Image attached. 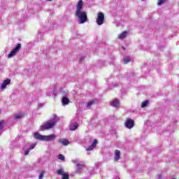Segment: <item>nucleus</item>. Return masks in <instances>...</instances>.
I'll use <instances>...</instances> for the list:
<instances>
[{
  "instance_id": "1",
  "label": "nucleus",
  "mask_w": 179,
  "mask_h": 179,
  "mask_svg": "<svg viewBox=\"0 0 179 179\" xmlns=\"http://www.w3.org/2000/svg\"><path fill=\"white\" fill-rule=\"evenodd\" d=\"M76 8V16L79 18L80 23H86L87 21V14L85 11H82V8H83V1L79 0Z\"/></svg>"
},
{
  "instance_id": "2",
  "label": "nucleus",
  "mask_w": 179,
  "mask_h": 179,
  "mask_svg": "<svg viewBox=\"0 0 179 179\" xmlns=\"http://www.w3.org/2000/svg\"><path fill=\"white\" fill-rule=\"evenodd\" d=\"M34 137L36 141H44L45 142H54L57 139V135L55 134L43 136L38 133H34Z\"/></svg>"
},
{
  "instance_id": "3",
  "label": "nucleus",
  "mask_w": 179,
  "mask_h": 179,
  "mask_svg": "<svg viewBox=\"0 0 179 179\" xmlns=\"http://www.w3.org/2000/svg\"><path fill=\"white\" fill-rule=\"evenodd\" d=\"M58 121H59V118L55 115L52 122H45L40 127V131H48V129H51Z\"/></svg>"
},
{
  "instance_id": "4",
  "label": "nucleus",
  "mask_w": 179,
  "mask_h": 179,
  "mask_svg": "<svg viewBox=\"0 0 179 179\" xmlns=\"http://www.w3.org/2000/svg\"><path fill=\"white\" fill-rule=\"evenodd\" d=\"M72 162L74 164H76V174H80L82 173V170H83V165L85 164V162H80L79 159H74Z\"/></svg>"
},
{
  "instance_id": "5",
  "label": "nucleus",
  "mask_w": 179,
  "mask_h": 179,
  "mask_svg": "<svg viewBox=\"0 0 179 179\" xmlns=\"http://www.w3.org/2000/svg\"><path fill=\"white\" fill-rule=\"evenodd\" d=\"M104 13L99 12L97 13V18L96 20V24H98V26H101V24H104Z\"/></svg>"
},
{
  "instance_id": "6",
  "label": "nucleus",
  "mask_w": 179,
  "mask_h": 179,
  "mask_svg": "<svg viewBox=\"0 0 179 179\" xmlns=\"http://www.w3.org/2000/svg\"><path fill=\"white\" fill-rule=\"evenodd\" d=\"M22 48V44L18 43L15 48L8 54V58H12V57H15L17 52H19L20 49Z\"/></svg>"
},
{
  "instance_id": "7",
  "label": "nucleus",
  "mask_w": 179,
  "mask_h": 179,
  "mask_svg": "<svg viewBox=\"0 0 179 179\" xmlns=\"http://www.w3.org/2000/svg\"><path fill=\"white\" fill-rule=\"evenodd\" d=\"M113 111H118L121 108V101L118 99H114L113 100Z\"/></svg>"
},
{
  "instance_id": "8",
  "label": "nucleus",
  "mask_w": 179,
  "mask_h": 179,
  "mask_svg": "<svg viewBox=\"0 0 179 179\" xmlns=\"http://www.w3.org/2000/svg\"><path fill=\"white\" fill-rule=\"evenodd\" d=\"M62 103L63 106H68L69 103H71V101H69V99L66 97L68 96V92L63 91L62 92Z\"/></svg>"
},
{
  "instance_id": "9",
  "label": "nucleus",
  "mask_w": 179,
  "mask_h": 179,
  "mask_svg": "<svg viewBox=\"0 0 179 179\" xmlns=\"http://www.w3.org/2000/svg\"><path fill=\"white\" fill-rule=\"evenodd\" d=\"M57 176H62V179H69V174L65 173L64 168H60L56 171Z\"/></svg>"
},
{
  "instance_id": "10",
  "label": "nucleus",
  "mask_w": 179,
  "mask_h": 179,
  "mask_svg": "<svg viewBox=\"0 0 179 179\" xmlns=\"http://www.w3.org/2000/svg\"><path fill=\"white\" fill-rule=\"evenodd\" d=\"M135 126V123L132 119L127 118L124 122V127L127 128V129H132Z\"/></svg>"
},
{
  "instance_id": "11",
  "label": "nucleus",
  "mask_w": 179,
  "mask_h": 179,
  "mask_svg": "<svg viewBox=\"0 0 179 179\" xmlns=\"http://www.w3.org/2000/svg\"><path fill=\"white\" fill-rule=\"evenodd\" d=\"M97 143H98L97 139H94L92 145H90L89 147H87L86 148L87 152L93 150V149H94V148H96V146H97Z\"/></svg>"
},
{
  "instance_id": "12",
  "label": "nucleus",
  "mask_w": 179,
  "mask_h": 179,
  "mask_svg": "<svg viewBox=\"0 0 179 179\" xmlns=\"http://www.w3.org/2000/svg\"><path fill=\"white\" fill-rule=\"evenodd\" d=\"M121 159V152L118 150H115L114 162H118Z\"/></svg>"
},
{
  "instance_id": "13",
  "label": "nucleus",
  "mask_w": 179,
  "mask_h": 179,
  "mask_svg": "<svg viewBox=\"0 0 179 179\" xmlns=\"http://www.w3.org/2000/svg\"><path fill=\"white\" fill-rule=\"evenodd\" d=\"M36 145H37V143H35L31 145V146L25 150L24 155L27 156V155H29V153H30V150H33V149H34L36 148Z\"/></svg>"
},
{
  "instance_id": "14",
  "label": "nucleus",
  "mask_w": 179,
  "mask_h": 179,
  "mask_svg": "<svg viewBox=\"0 0 179 179\" xmlns=\"http://www.w3.org/2000/svg\"><path fill=\"white\" fill-rule=\"evenodd\" d=\"M9 83H10V79H9V78L6 79L1 84V89H2V90L6 89V86H8V85H9Z\"/></svg>"
},
{
  "instance_id": "15",
  "label": "nucleus",
  "mask_w": 179,
  "mask_h": 179,
  "mask_svg": "<svg viewBox=\"0 0 179 179\" xmlns=\"http://www.w3.org/2000/svg\"><path fill=\"white\" fill-rule=\"evenodd\" d=\"M78 127H79V124H78V122L71 123L70 124V130L71 131H76V129H78Z\"/></svg>"
},
{
  "instance_id": "16",
  "label": "nucleus",
  "mask_w": 179,
  "mask_h": 179,
  "mask_svg": "<svg viewBox=\"0 0 179 179\" xmlns=\"http://www.w3.org/2000/svg\"><path fill=\"white\" fill-rule=\"evenodd\" d=\"M59 143H62L64 146H68L69 145V141L66 139H61Z\"/></svg>"
},
{
  "instance_id": "17",
  "label": "nucleus",
  "mask_w": 179,
  "mask_h": 179,
  "mask_svg": "<svg viewBox=\"0 0 179 179\" xmlns=\"http://www.w3.org/2000/svg\"><path fill=\"white\" fill-rule=\"evenodd\" d=\"M127 35H128V32L124 31L118 36V38H120V39L125 38V37H127Z\"/></svg>"
},
{
  "instance_id": "18",
  "label": "nucleus",
  "mask_w": 179,
  "mask_h": 179,
  "mask_svg": "<svg viewBox=\"0 0 179 179\" xmlns=\"http://www.w3.org/2000/svg\"><path fill=\"white\" fill-rule=\"evenodd\" d=\"M129 62H131V58L129 57H124L123 58V64H129Z\"/></svg>"
},
{
  "instance_id": "19",
  "label": "nucleus",
  "mask_w": 179,
  "mask_h": 179,
  "mask_svg": "<svg viewBox=\"0 0 179 179\" xmlns=\"http://www.w3.org/2000/svg\"><path fill=\"white\" fill-rule=\"evenodd\" d=\"M45 174V171H41V173L38 176V179H43L44 178V175Z\"/></svg>"
},
{
  "instance_id": "20",
  "label": "nucleus",
  "mask_w": 179,
  "mask_h": 179,
  "mask_svg": "<svg viewBox=\"0 0 179 179\" xmlns=\"http://www.w3.org/2000/svg\"><path fill=\"white\" fill-rule=\"evenodd\" d=\"M148 104H149V101H145L141 103V108H145V107L148 106Z\"/></svg>"
},
{
  "instance_id": "21",
  "label": "nucleus",
  "mask_w": 179,
  "mask_h": 179,
  "mask_svg": "<svg viewBox=\"0 0 179 179\" xmlns=\"http://www.w3.org/2000/svg\"><path fill=\"white\" fill-rule=\"evenodd\" d=\"M57 159L64 162V160H65V156H64L62 154H59L57 157Z\"/></svg>"
},
{
  "instance_id": "22",
  "label": "nucleus",
  "mask_w": 179,
  "mask_h": 179,
  "mask_svg": "<svg viewBox=\"0 0 179 179\" xmlns=\"http://www.w3.org/2000/svg\"><path fill=\"white\" fill-rule=\"evenodd\" d=\"M166 1H167V0H158L157 5L159 6H160L163 5V3H164V2H166Z\"/></svg>"
},
{
  "instance_id": "23",
  "label": "nucleus",
  "mask_w": 179,
  "mask_h": 179,
  "mask_svg": "<svg viewBox=\"0 0 179 179\" xmlns=\"http://www.w3.org/2000/svg\"><path fill=\"white\" fill-rule=\"evenodd\" d=\"M22 117H23V115L22 114H17V115H15L14 118L15 120H19V119L22 118Z\"/></svg>"
},
{
  "instance_id": "24",
  "label": "nucleus",
  "mask_w": 179,
  "mask_h": 179,
  "mask_svg": "<svg viewBox=\"0 0 179 179\" xmlns=\"http://www.w3.org/2000/svg\"><path fill=\"white\" fill-rule=\"evenodd\" d=\"M94 104V101H90L87 103V107H91V106H93Z\"/></svg>"
},
{
  "instance_id": "25",
  "label": "nucleus",
  "mask_w": 179,
  "mask_h": 179,
  "mask_svg": "<svg viewBox=\"0 0 179 179\" xmlns=\"http://www.w3.org/2000/svg\"><path fill=\"white\" fill-rule=\"evenodd\" d=\"M3 129V120L0 121V131Z\"/></svg>"
},
{
  "instance_id": "26",
  "label": "nucleus",
  "mask_w": 179,
  "mask_h": 179,
  "mask_svg": "<svg viewBox=\"0 0 179 179\" xmlns=\"http://www.w3.org/2000/svg\"><path fill=\"white\" fill-rule=\"evenodd\" d=\"M38 107H39V108L43 107V103H38Z\"/></svg>"
},
{
  "instance_id": "27",
  "label": "nucleus",
  "mask_w": 179,
  "mask_h": 179,
  "mask_svg": "<svg viewBox=\"0 0 179 179\" xmlns=\"http://www.w3.org/2000/svg\"><path fill=\"white\" fill-rule=\"evenodd\" d=\"M55 96H57V94H55V92H53L52 97H55Z\"/></svg>"
},
{
  "instance_id": "28",
  "label": "nucleus",
  "mask_w": 179,
  "mask_h": 179,
  "mask_svg": "<svg viewBox=\"0 0 179 179\" xmlns=\"http://www.w3.org/2000/svg\"><path fill=\"white\" fill-rule=\"evenodd\" d=\"M83 59H85V57H81V58L80 59V62L83 61Z\"/></svg>"
},
{
  "instance_id": "29",
  "label": "nucleus",
  "mask_w": 179,
  "mask_h": 179,
  "mask_svg": "<svg viewBox=\"0 0 179 179\" xmlns=\"http://www.w3.org/2000/svg\"><path fill=\"white\" fill-rule=\"evenodd\" d=\"M158 178L159 179L162 178V175H158Z\"/></svg>"
},
{
  "instance_id": "30",
  "label": "nucleus",
  "mask_w": 179,
  "mask_h": 179,
  "mask_svg": "<svg viewBox=\"0 0 179 179\" xmlns=\"http://www.w3.org/2000/svg\"><path fill=\"white\" fill-rule=\"evenodd\" d=\"M117 86H118V84H114L115 87H117Z\"/></svg>"
},
{
  "instance_id": "31",
  "label": "nucleus",
  "mask_w": 179,
  "mask_h": 179,
  "mask_svg": "<svg viewBox=\"0 0 179 179\" xmlns=\"http://www.w3.org/2000/svg\"><path fill=\"white\" fill-rule=\"evenodd\" d=\"M110 106H113V101L110 102Z\"/></svg>"
},
{
  "instance_id": "32",
  "label": "nucleus",
  "mask_w": 179,
  "mask_h": 179,
  "mask_svg": "<svg viewBox=\"0 0 179 179\" xmlns=\"http://www.w3.org/2000/svg\"><path fill=\"white\" fill-rule=\"evenodd\" d=\"M113 135H115L116 137H117V133H113Z\"/></svg>"
},
{
  "instance_id": "33",
  "label": "nucleus",
  "mask_w": 179,
  "mask_h": 179,
  "mask_svg": "<svg viewBox=\"0 0 179 179\" xmlns=\"http://www.w3.org/2000/svg\"><path fill=\"white\" fill-rule=\"evenodd\" d=\"M123 50H125V48L122 47Z\"/></svg>"
},
{
  "instance_id": "34",
  "label": "nucleus",
  "mask_w": 179,
  "mask_h": 179,
  "mask_svg": "<svg viewBox=\"0 0 179 179\" xmlns=\"http://www.w3.org/2000/svg\"><path fill=\"white\" fill-rule=\"evenodd\" d=\"M115 120V118H114V116H113V120Z\"/></svg>"
},
{
  "instance_id": "35",
  "label": "nucleus",
  "mask_w": 179,
  "mask_h": 179,
  "mask_svg": "<svg viewBox=\"0 0 179 179\" xmlns=\"http://www.w3.org/2000/svg\"><path fill=\"white\" fill-rule=\"evenodd\" d=\"M48 1H52V0H48Z\"/></svg>"
},
{
  "instance_id": "36",
  "label": "nucleus",
  "mask_w": 179,
  "mask_h": 179,
  "mask_svg": "<svg viewBox=\"0 0 179 179\" xmlns=\"http://www.w3.org/2000/svg\"><path fill=\"white\" fill-rule=\"evenodd\" d=\"M0 113H1V110H0Z\"/></svg>"
}]
</instances>
